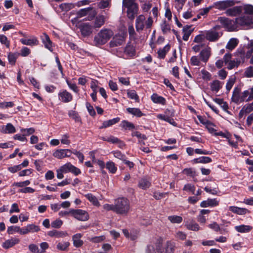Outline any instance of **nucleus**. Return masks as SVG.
<instances>
[{
  "instance_id": "53",
  "label": "nucleus",
  "mask_w": 253,
  "mask_h": 253,
  "mask_svg": "<svg viewBox=\"0 0 253 253\" xmlns=\"http://www.w3.org/2000/svg\"><path fill=\"white\" fill-rule=\"evenodd\" d=\"M161 28L162 31L164 34L169 32L170 29L169 25L166 21H164L162 22L161 24Z\"/></svg>"
},
{
  "instance_id": "28",
  "label": "nucleus",
  "mask_w": 253,
  "mask_h": 253,
  "mask_svg": "<svg viewBox=\"0 0 253 253\" xmlns=\"http://www.w3.org/2000/svg\"><path fill=\"white\" fill-rule=\"evenodd\" d=\"M151 99L154 103L164 105L166 103V99L157 93H153L151 96Z\"/></svg>"
},
{
  "instance_id": "29",
  "label": "nucleus",
  "mask_w": 253,
  "mask_h": 253,
  "mask_svg": "<svg viewBox=\"0 0 253 253\" xmlns=\"http://www.w3.org/2000/svg\"><path fill=\"white\" fill-rule=\"evenodd\" d=\"M105 17L103 15H98L96 17L94 21L93 27L99 28L101 27L105 23Z\"/></svg>"
},
{
  "instance_id": "31",
  "label": "nucleus",
  "mask_w": 253,
  "mask_h": 253,
  "mask_svg": "<svg viewBox=\"0 0 253 253\" xmlns=\"http://www.w3.org/2000/svg\"><path fill=\"white\" fill-rule=\"evenodd\" d=\"M192 32V30H191L190 26L186 25L184 26L182 29V33L183 34V40L185 41H187Z\"/></svg>"
},
{
  "instance_id": "33",
  "label": "nucleus",
  "mask_w": 253,
  "mask_h": 253,
  "mask_svg": "<svg viewBox=\"0 0 253 253\" xmlns=\"http://www.w3.org/2000/svg\"><path fill=\"white\" fill-rule=\"evenodd\" d=\"M157 117L159 119L167 122L173 126H176V123L174 122V120L168 115L160 114L157 115Z\"/></svg>"
},
{
  "instance_id": "50",
  "label": "nucleus",
  "mask_w": 253,
  "mask_h": 253,
  "mask_svg": "<svg viewBox=\"0 0 253 253\" xmlns=\"http://www.w3.org/2000/svg\"><path fill=\"white\" fill-rule=\"evenodd\" d=\"M0 42L7 48H9L10 46V42L6 36L4 35L0 34Z\"/></svg>"
},
{
  "instance_id": "38",
  "label": "nucleus",
  "mask_w": 253,
  "mask_h": 253,
  "mask_svg": "<svg viewBox=\"0 0 253 253\" xmlns=\"http://www.w3.org/2000/svg\"><path fill=\"white\" fill-rule=\"evenodd\" d=\"M85 198L89 200L94 206L96 207L100 206V203L97 198L91 193L85 195Z\"/></svg>"
},
{
  "instance_id": "18",
  "label": "nucleus",
  "mask_w": 253,
  "mask_h": 253,
  "mask_svg": "<svg viewBox=\"0 0 253 253\" xmlns=\"http://www.w3.org/2000/svg\"><path fill=\"white\" fill-rule=\"evenodd\" d=\"M242 12V6H234L232 8L229 7L226 10L225 13L229 16H236Z\"/></svg>"
},
{
  "instance_id": "17",
  "label": "nucleus",
  "mask_w": 253,
  "mask_h": 253,
  "mask_svg": "<svg viewBox=\"0 0 253 253\" xmlns=\"http://www.w3.org/2000/svg\"><path fill=\"white\" fill-rule=\"evenodd\" d=\"M252 111H253V102L251 103L246 104L242 107L239 112V117L241 118L244 116L251 113Z\"/></svg>"
},
{
  "instance_id": "58",
  "label": "nucleus",
  "mask_w": 253,
  "mask_h": 253,
  "mask_svg": "<svg viewBox=\"0 0 253 253\" xmlns=\"http://www.w3.org/2000/svg\"><path fill=\"white\" fill-rule=\"evenodd\" d=\"M121 126L125 129H132L134 127L133 124L126 121H122L121 124Z\"/></svg>"
},
{
  "instance_id": "52",
  "label": "nucleus",
  "mask_w": 253,
  "mask_h": 253,
  "mask_svg": "<svg viewBox=\"0 0 253 253\" xmlns=\"http://www.w3.org/2000/svg\"><path fill=\"white\" fill-rule=\"evenodd\" d=\"M69 245L70 243L68 242H60L57 245V249L61 251H65L69 247Z\"/></svg>"
},
{
  "instance_id": "12",
  "label": "nucleus",
  "mask_w": 253,
  "mask_h": 253,
  "mask_svg": "<svg viewBox=\"0 0 253 253\" xmlns=\"http://www.w3.org/2000/svg\"><path fill=\"white\" fill-rule=\"evenodd\" d=\"M72 154L71 150L68 149H59L55 150L53 153V156L58 159H63L70 157Z\"/></svg>"
},
{
  "instance_id": "44",
  "label": "nucleus",
  "mask_w": 253,
  "mask_h": 253,
  "mask_svg": "<svg viewBox=\"0 0 253 253\" xmlns=\"http://www.w3.org/2000/svg\"><path fill=\"white\" fill-rule=\"evenodd\" d=\"M248 50L246 52V56L247 58H250L253 53V40H250L247 45Z\"/></svg>"
},
{
  "instance_id": "64",
  "label": "nucleus",
  "mask_w": 253,
  "mask_h": 253,
  "mask_svg": "<svg viewBox=\"0 0 253 253\" xmlns=\"http://www.w3.org/2000/svg\"><path fill=\"white\" fill-rule=\"evenodd\" d=\"M245 76L248 78L253 77V67L250 66L247 68L245 72Z\"/></svg>"
},
{
  "instance_id": "41",
  "label": "nucleus",
  "mask_w": 253,
  "mask_h": 253,
  "mask_svg": "<svg viewBox=\"0 0 253 253\" xmlns=\"http://www.w3.org/2000/svg\"><path fill=\"white\" fill-rule=\"evenodd\" d=\"M238 40L236 38H232L227 42L226 48L231 50L233 49L238 44Z\"/></svg>"
},
{
  "instance_id": "45",
  "label": "nucleus",
  "mask_w": 253,
  "mask_h": 253,
  "mask_svg": "<svg viewBox=\"0 0 253 253\" xmlns=\"http://www.w3.org/2000/svg\"><path fill=\"white\" fill-rule=\"evenodd\" d=\"M169 49V45H166L163 48L160 49L158 51V57L160 58H164L166 53L168 52Z\"/></svg>"
},
{
  "instance_id": "54",
  "label": "nucleus",
  "mask_w": 253,
  "mask_h": 253,
  "mask_svg": "<svg viewBox=\"0 0 253 253\" xmlns=\"http://www.w3.org/2000/svg\"><path fill=\"white\" fill-rule=\"evenodd\" d=\"M201 61L200 58H199L197 56H193L190 59L191 64L193 66H200Z\"/></svg>"
},
{
  "instance_id": "7",
  "label": "nucleus",
  "mask_w": 253,
  "mask_h": 253,
  "mask_svg": "<svg viewBox=\"0 0 253 253\" xmlns=\"http://www.w3.org/2000/svg\"><path fill=\"white\" fill-rule=\"evenodd\" d=\"M249 96V90H246L241 92L238 87H235L232 93V100L236 103H239L244 101H247Z\"/></svg>"
},
{
  "instance_id": "43",
  "label": "nucleus",
  "mask_w": 253,
  "mask_h": 253,
  "mask_svg": "<svg viewBox=\"0 0 253 253\" xmlns=\"http://www.w3.org/2000/svg\"><path fill=\"white\" fill-rule=\"evenodd\" d=\"M168 219L172 223H180L182 220V217L180 216L173 215L168 216Z\"/></svg>"
},
{
  "instance_id": "4",
  "label": "nucleus",
  "mask_w": 253,
  "mask_h": 253,
  "mask_svg": "<svg viewBox=\"0 0 253 253\" xmlns=\"http://www.w3.org/2000/svg\"><path fill=\"white\" fill-rule=\"evenodd\" d=\"M222 35L221 27L216 25L209 30L205 31V39L210 42H216Z\"/></svg>"
},
{
  "instance_id": "63",
  "label": "nucleus",
  "mask_w": 253,
  "mask_h": 253,
  "mask_svg": "<svg viewBox=\"0 0 253 253\" xmlns=\"http://www.w3.org/2000/svg\"><path fill=\"white\" fill-rule=\"evenodd\" d=\"M59 7L62 10L67 11L73 8V4L64 3L61 4Z\"/></svg>"
},
{
  "instance_id": "15",
  "label": "nucleus",
  "mask_w": 253,
  "mask_h": 253,
  "mask_svg": "<svg viewBox=\"0 0 253 253\" xmlns=\"http://www.w3.org/2000/svg\"><path fill=\"white\" fill-rule=\"evenodd\" d=\"M93 26L89 23H83L81 26V31L84 36L90 35L92 32Z\"/></svg>"
},
{
  "instance_id": "22",
  "label": "nucleus",
  "mask_w": 253,
  "mask_h": 253,
  "mask_svg": "<svg viewBox=\"0 0 253 253\" xmlns=\"http://www.w3.org/2000/svg\"><path fill=\"white\" fill-rule=\"evenodd\" d=\"M20 41L23 44L30 46L37 45L39 44V41L35 37H32L29 39H21Z\"/></svg>"
},
{
  "instance_id": "13",
  "label": "nucleus",
  "mask_w": 253,
  "mask_h": 253,
  "mask_svg": "<svg viewBox=\"0 0 253 253\" xmlns=\"http://www.w3.org/2000/svg\"><path fill=\"white\" fill-rule=\"evenodd\" d=\"M211 55V48L210 47H207L201 50L199 56L201 60L206 63Z\"/></svg>"
},
{
  "instance_id": "51",
  "label": "nucleus",
  "mask_w": 253,
  "mask_h": 253,
  "mask_svg": "<svg viewBox=\"0 0 253 253\" xmlns=\"http://www.w3.org/2000/svg\"><path fill=\"white\" fill-rule=\"evenodd\" d=\"M201 73L202 75V78L203 80L209 81L211 79V75L206 70H202Z\"/></svg>"
},
{
  "instance_id": "60",
  "label": "nucleus",
  "mask_w": 253,
  "mask_h": 253,
  "mask_svg": "<svg viewBox=\"0 0 253 253\" xmlns=\"http://www.w3.org/2000/svg\"><path fill=\"white\" fill-rule=\"evenodd\" d=\"M112 154H113L114 156L122 161H125L126 156L124 154H122L120 151H113Z\"/></svg>"
},
{
  "instance_id": "6",
  "label": "nucleus",
  "mask_w": 253,
  "mask_h": 253,
  "mask_svg": "<svg viewBox=\"0 0 253 253\" xmlns=\"http://www.w3.org/2000/svg\"><path fill=\"white\" fill-rule=\"evenodd\" d=\"M123 6L127 9V14L128 17L133 19L138 11V6L135 0H123Z\"/></svg>"
},
{
  "instance_id": "48",
  "label": "nucleus",
  "mask_w": 253,
  "mask_h": 253,
  "mask_svg": "<svg viewBox=\"0 0 253 253\" xmlns=\"http://www.w3.org/2000/svg\"><path fill=\"white\" fill-rule=\"evenodd\" d=\"M235 82V77H230L227 81V82L226 84V89L228 92L232 88L233 85H234Z\"/></svg>"
},
{
  "instance_id": "42",
  "label": "nucleus",
  "mask_w": 253,
  "mask_h": 253,
  "mask_svg": "<svg viewBox=\"0 0 253 253\" xmlns=\"http://www.w3.org/2000/svg\"><path fill=\"white\" fill-rule=\"evenodd\" d=\"M213 100L215 102L219 105L224 111L227 112L228 105L227 102H225L222 99L217 98H214Z\"/></svg>"
},
{
  "instance_id": "55",
  "label": "nucleus",
  "mask_w": 253,
  "mask_h": 253,
  "mask_svg": "<svg viewBox=\"0 0 253 253\" xmlns=\"http://www.w3.org/2000/svg\"><path fill=\"white\" fill-rule=\"evenodd\" d=\"M183 190L187 192H190L193 194L195 192V187L194 185L188 183L184 186Z\"/></svg>"
},
{
  "instance_id": "21",
  "label": "nucleus",
  "mask_w": 253,
  "mask_h": 253,
  "mask_svg": "<svg viewBox=\"0 0 253 253\" xmlns=\"http://www.w3.org/2000/svg\"><path fill=\"white\" fill-rule=\"evenodd\" d=\"M219 202L216 199H208L207 200L202 201L200 204V206L203 208L208 207H214L217 206Z\"/></svg>"
},
{
  "instance_id": "14",
  "label": "nucleus",
  "mask_w": 253,
  "mask_h": 253,
  "mask_svg": "<svg viewBox=\"0 0 253 253\" xmlns=\"http://www.w3.org/2000/svg\"><path fill=\"white\" fill-rule=\"evenodd\" d=\"M58 97L60 100L64 102H69L72 100V94L66 90H61L58 93Z\"/></svg>"
},
{
  "instance_id": "10",
  "label": "nucleus",
  "mask_w": 253,
  "mask_h": 253,
  "mask_svg": "<svg viewBox=\"0 0 253 253\" xmlns=\"http://www.w3.org/2000/svg\"><path fill=\"white\" fill-rule=\"evenodd\" d=\"M70 212L71 215L78 220L85 221L89 219V214L84 210L70 209Z\"/></svg>"
},
{
  "instance_id": "37",
  "label": "nucleus",
  "mask_w": 253,
  "mask_h": 253,
  "mask_svg": "<svg viewBox=\"0 0 253 253\" xmlns=\"http://www.w3.org/2000/svg\"><path fill=\"white\" fill-rule=\"evenodd\" d=\"M120 121L119 118H115L111 120H107L104 121L101 126H100V128H106L107 127L110 126L116 123H117Z\"/></svg>"
},
{
  "instance_id": "5",
  "label": "nucleus",
  "mask_w": 253,
  "mask_h": 253,
  "mask_svg": "<svg viewBox=\"0 0 253 253\" xmlns=\"http://www.w3.org/2000/svg\"><path fill=\"white\" fill-rule=\"evenodd\" d=\"M116 212L119 214H126L130 207L128 200L125 198H118L115 200Z\"/></svg>"
},
{
  "instance_id": "35",
  "label": "nucleus",
  "mask_w": 253,
  "mask_h": 253,
  "mask_svg": "<svg viewBox=\"0 0 253 253\" xmlns=\"http://www.w3.org/2000/svg\"><path fill=\"white\" fill-rule=\"evenodd\" d=\"M106 168L108 169L109 172L112 174H114L117 170V167L115 164L111 161H109L106 163Z\"/></svg>"
},
{
  "instance_id": "36",
  "label": "nucleus",
  "mask_w": 253,
  "mask_h": 253,
  "mask_svg": "<svg viewBox=\"0 0 253 253\" xmlns=\"http://www.w3.org/2000/svg\"><path fill=\"white\" fill-rule=\"evenodd\" d=\"M211 162V159L209 157L202 156L198 158L194 159L192 160V162L195 164L202 163L207 164Z\"/></svg>"
},
{
  "instance_id": "32",
  "label": "nucleus",
  "mask_w": 253,
  "mask_h": 253,
  "mask_svg": "<svg viewBox=\"0 0 253 253\" xmlns=\"http://www.w3.org/2000/svg\"><path fill=\"white\" fill-rule=\"evenodd\" d=\"M175 248V243L170 241H167L165 246V253H173Z\"/></svg>"
},
{
  "instance_id": "61",
  "label": "nucleus",
  "mask_w": 253,
  "mask_h": 253,
  "mask_svg": "<svg viewBox=\"0 0 253 253\" xmlns=\"http://www.w3.org/2000/svg\"><path fill=\"white\" fill-rule=\"evenodd\" d=\"M69 135L68 134H65L61 136V142L62 144L69 145L70 144V140L69 139Z\"/></svg>"
},
{
  "instance_id": "57",
  "label": "nucleus",
  "mask_w": 253,
  "mask_h": 253,
  "mask_svg": "<svg viewBox=\"0 0 253 253\" xmlns=\"http://www.w3.org/2000/svg\"><path fill=\"white\" fill-rule=\"evenodd\" d=\"M29 233L37 232L40 231V229L38 226L33 224H30L27 225Z\"/></svg>"
},
{
  "instance_id": "62",
  "label": "nucleus",
  "mask_w": 253,
  "mask_h": 253,
  "mask_svg": "<svg viewBox=\"0 0 253 253\" xmlns=\"http://www.w3.org/2000/svg\"><path fill=\"white\" fill-rule=\"evenodd\" d=\"M31 53L30 49L26 46H23L20 50V55L22 57H26Z\"/></svg>"
},
{
  "instance_id": "27",
  "label": "nucleus",
  "mask_w": 253,
  "mask_h": 253,
  "mask_svg": "<svg viewBox=\"0 0 253 253\" xmlns=\"http://www.w3.org/2000/svg\"><path fill=\"white\" fill-rule=\"evenodd\" d=\"M151 182L149 178L143 177L141 178L138 182V186L142 189H146L151 185Z\"/></svg>"
},
{
  "instance_id": "26",
  "label": "nucleus",
  "mask_w": 253,
  "mask_h": 253,
  "mask_svg": "<svg viewBox=\"0 0 253 253\" xmlns=\"http://www.w3.org/2000/svg\"><path fill=\"white\" fill-rule=\"evenodd\" d=\"M234 228L235 230L239 233H247L250 232L252 230V227L248 225L241 224L235 226Z\"/></svg>"
},
{
  "instance_id": "56",
  "label": "nucleus",
  "mask_w": 253,
  "mask_h": 253,
  "mask_svg": "<svg viewBox=\"0 0 253 253\" xmlns=\"http://www.w3.org/2000/svg\"><path fill=\"white\" fill-rule=\"evenodd\" d=\"M20 227L17 226H11L7 228V232L8 234H13L16 232L19 233Z\"/></svg>"
},
{
  "instance_id": "8",
  "label": "nucleus",
  "mask_w": 253,
  "mask_h": 253,
  "mask_svg": "<svg viewBox=\"0 0 253 253\" xmlns=\"http://www.w3.org/2000/svg\"><path fill=\"white\" fill-rule=\"evenodd\" d=\"M217 22L229 31H233L238 29L236 18L234 20L227 17H220L218 18Z\"/></svg>"
},
{
  "instance_id": "34",
  "label": "nucleus",
  "mask_w": 253,
  "mask_h": 253,
  "mask_svg": "<svg viewBox=\"0 0 253 253\" xmlns=\"http://www.w3.org/2000/svg\"><path fill=\"white\" fill-rule=\"evenodd\" d=\"M127 112L137 117H141L144 116V114L140 111L139 108H128L126 109Z\"/></svg>"
},
{
  "instance_id": "11",
  "label": "nucleus",
  "mask_w": 253,
  "mask_h": 253,
  "mask_svg": "<svg viewBox=\"0 0 253 253\" xmlns=\"http://www.w3.org/2000/svg\"><path fill=\"white\" fill-rule=\"evenodd\" d=\"M235 4V0H224L216 1L214 3L213 7L220 10H227Z\"/></svg>"
},
{
  "instance_id": "47",
  "label": "nucleus",
  "mask_w": 253,
  "mask_h": 253,
  "mask_svg": "<svg viewBox=\"0 0 253 253\" xmlns=\"http://www.w3.org/2000/svg\"><path fill=\"white\" fill-rule=\"evenodd\" d=\"M127 94L128 97L131 99L134 100L135 101H139V97L136 92L134 90H128L127 91Z\"/></svg>"
},
{
  "instance_id": "3",
  "label": "nucleus",
  "mask_w": 253,
  "mask_h": 253,
  "mask_svg": "<svg viewBox=\"0 0 253 253\" xmlns=\"http://www.w3.org/2000/svg\"><path fill=\"white\" fill-rule=\"evenodd\" d=\"M153 23L152 17H149L146 20L143 15H139L135 20V27L138 32H141L145 28L149 29L151 27Z\"/></svg>"
},
{
  "instance_id": "46",
  "label": "nucleus",
  "mask_w": 253,
  "mask_h": 253,
  "mask_svg": "<svg viewBox=\"0 0 253 253\" xmlns=\"http://www.w3.org/2000/svg\"><path fill=\"white\" fill-rule=\"evenodd\" d=\"M19 54L17 53H9L8 54V60L9 63L11 65H14Z\"/></svg>"
},
{
  "instance_id": "16",
  "label": "nucleus",
  "mask_w": 253,
  "mask_h": 253,
  "mask_svg": "<svg viewBox=\"0 0 253 253\" xmlns=\"http://www.w3.org/2000/svg\"><path fill=\"white\" fill-rule=\"evenodd\" d=\"M42 40L44 47L50 51L52 52L53 50V43L50 40L49 36L46 34H43V36L42 37Z\"/></svg>"
},
{
  "instance_id": "23",
  "label": "nucleus",
  "mask_w": 253,
  "mask_h": 253,
  "mask_svg": "<svg viewBox=\"0 0 253 253\" xmlns=\"http://www.w3.org/2000/svg\"><path fill=\"white\" fill-rule=\"evenodd\" d=\"M229 210L233 213L239 215H244L250 212L246 208H239L236 206H230L229 207Z\"/></svg>"
},
{
  "instance_id": "30",
  "label": "nucleus",
  "mask_w": 253,
  "mask_h": 253,
  "mask_svg": "<svg viewBox=\"0 0 253 253\" xmlns=\"http://www.w3.org/2000/svg\"><path fill=\"white\" fill-rule=\"evenodd\" d=\"M82 237V235L81 233H77L73 235L72 239L75 247L78 248L83 245V241L81 240Z\"/></svg>"
},
{
  "instance_id": "24",
  "label": "nucleus",
  "mask_w": 253,
  "mask_h": 253,
  "mask_svg": "<svg viewBox=\"0 0 253 253\" xmlns=\"http://www.w3.org/2000/svg\"><path fill=\"white\" fill-rule=\"evenodd\" d=\"M185 226L188 230L197 231L200 229L199 225L193 219L185 222Z\"/></svg>"
},
{
  "instance_id": "49",
  "label": "nucleus",
  "mask_w": 253,
  "mask_h": 253,
  "mask_svg": "<svg viewBox=\"0 0 253 253\" xmlns=\"http://www.w3.org/2000/svg\"><path fill=\"white\" fill-rule=\"evenodd\" d=\"M91 10L90 7L81 9L77 12V18H81L87 15Z\"/></svg>"
},
{
  "instance_id": "20",
  "label": "nucleus",
  "mask_w": 253,
  "mask_h": 253,
  "mask_svg": "<svg viewBox=\"0 0 253 253\" xmlns=\"http://www.w3.org/2000/svg\"><path fill=\"white\" fill-rule=\"evenodd\" d=\"M223 83L218 80L213 81L210 84L211 90L214 93H217L222 88Z\"/></svg>"
},
{
  "instance_id": "2",
  "label": "nucleus",
  "mask_w": 253,
  "mask_h": 253,
  "mask_svg": "<svg viewBox=\"0 0 253 253\" xmlns=\"http://www.w3.org/2000/svg\"><path fill=\"white\" fill-rule=\"evenodd\" d=\"M68 172H72L75 175H78L81 173V171L79 169L75 167L70 163H67L56 170L57 178L61 179L64 177L63 173Z\"/></svg>"
},
{
  "instance_id": "40",
  "label": "nucleus",
  "mask_w": 253,
  "mask_h": 253,
  "mask_svg": "<svg viewBox=\"0 0 253 253\" xmlns=\"http://www.w3.org/2000/svg\"><path fill=\"white\" fill-rule=\"evenodd\" d=\"M242 8V11H244L245 14H247V16H251V17L253 18V6L252 5L245 4Z\"/></svg>"
},
{
  "instance_id": "25",
  "label": "nucleus",
  "mask_w": 253,
  "mask_h": 253,
  "mask_svg": "<svg viewBox=\"0 0 253 253\" xmlns=\"http://www.w3.org/2000/svg\"><path fill=\"white\" fill-rule=\"evenodd\" d=\"M20 242V240L19 239L16 238H12L11 239H9L8 240H7L5 241L3 244H2V247L4 249H8L10 248L13 246H14L15 245L19 243Z\"/></svg>"
},
{
  "instance_id": "59",
  "label": "nucleus",
  "mask_w": 253,
  "mask_h": 253,
  "mask_svg": "<svg viewBox=\"0 0 253 253\" xmlns=\"http://www.w3.org/2000/svg\"><path fill=\"white\" fill-rule=\"evenodd\" d=\"M240 63V61L231 60L227 64V68L229 70L232 69L233 68L237 67Z\"/></svg>"
},
{
  "instance_id": "39",
  "label": "nucleus",
  "mask_w": 253,
  "mask_h": 253,
  "mask_svg": "<svg viewBox=\"0 0 253 253\" xmlns=\"http://www.w3.org/2000/svg\"><path fill=\"white\" fill-rule=\"evenodd\" d=\"M48 235L50 237H55L56 238H61L67 236V233L63 231L57 230L50 231L48 233Z\"/></svg>"
},
{
  "instance_id": "1",
  "label": "nucleus",
  "mask_w": 253,
  "mask_h": 253,
  "mask_svg": "<svg viewBox=\"0 0 253 253\" xmlns=\"http://www.w3.org/2000/svg\"><path fill=\"white\" fill-rule=\"evenodd\" d=\"M113 35L114 33L111 30L107 28L102 29L95 36L93 40L94 44L96 46H100L105 44Z\"/></svg>"
},
{
  "instance_id": "9",
  "label": "nucleus",
  "mask_w": 253,
  "mask_h": 253,
  "mask_svg": "<svg viewBox=\"0 0 253 253\" xmlns=\"http://www.w3.org/2000/svg\"><path fill=\"white\" fill-rule=\"evenodd\" d=\"M237 28L241 27L244 28L253 27V19L251 16H243L236 18Z\"/></svg>"
},
{
  "instance_id": "19",
  "label": "nucleus",
  "mask_w": 253,
  "mask_h": 253,
  "mask_svg": "<svg viewBox=\"0 0 253 253\" xmlns=\"http://www.w3.org/2000/svg\"><path fill=\"white\" fill-rule=\"evenodd\" d=\"M0 131L5 134H12L16 132V128L11 123H8L5 126H1Z\"/></svg>"
}]
</instances>
